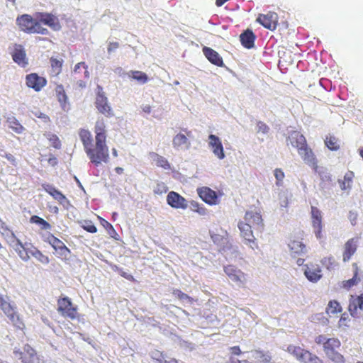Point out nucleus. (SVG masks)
I'll return each instance as SVG.
<instances>
[{
  "instance_id": "obj_1",
  "label": "nucleus",
  "mask_w": 363,
  "mask_h": 363,
  "mask_svg": "<svg viewBox=\"0 0 363 363\" xmlns=\"http://www.w3.org/2000/svg\"><path fill=\"white\" fill-rule=\"evenodd\" d=\"M94 131V140L91 133L87 129H80L79 136L90 162L97 167L102 162L107 163L109 160V150L106 144V125L104 119L96 121Z\"/></svg>"
},
{
  "instance_id": "obj_64",
  "label": "nucleus",
  "mask_w": 363,
  "mask_h": 363,
  "mask_svg": "<svg viewBox=\"0 0 363 363\" xmlns=\"http://www.w3.org/2000/svg\"><path fill=\"white\" fill-rule=\"evenodd\" d=\"M115 172L118 174H121L123 172V169L122 167H117L115 168Z\"/></svg>"
},
{
  "instance_id": "obj_51",
  "label": "nucleus",
  "mask_w": 363,
  "mask_h": 363,
  "mask_svg": "<svg viewBox=\"0 0 363 363\" xmlns=\"http://www.w3.org/2000/svg\"><path fill=\"white\" fill-rule=\"evenodd\" d=\"M168 191V187L164 182H158L155 186L153 192L155 194L162 195Z\"/></svg>"
},
{
  "instance_id": "obj_2",
  "label": "nucleus",
  "mask_w": 363,
  "mask_h": 363,
  "mask_svg": "<svg viewBox=\"0 0 363 363\" xmlns=\"http://www.w3.org/2000/svg\"><path fill=\"white\" fill-rule=\"evenodd\" d=\"M244 219V221H240L238 223L240 236L251 248L253 250L257 249L258 245L253 235L252 228L260 231L263 230L264 225L262 216L258 212L247 211Z\"/></svg>"
},
{
  "instance_id": "obj_58",
  "label": "nucleus",
  "mask_w": 363,
  "mask_h": 363,
  "mask_svg": "<svg viewBox=\"0 0 363 363\" xmlns=\"http://www.w3.org/2000/svg\"><path fill=\"white\" fill-rule=\"evenodd\" d=\"M358 218V213L356 211H350L348 214V219L350 220L351 224L354 226L357 225Z\"/></svg>"
},
{
  "instance_id": "obj_25",
  "label": "nucleus",
  "mask_w": 363,
  "mask_h": 363,
  "mask_svg": "<svg viewBox=\"0 0 363 363\" xmlns=\"http://www.w3.org/2000/svg\"><path fill=\"white\" fill-rule=\"evenodd\" d=\"M288 139L289 140L291 145L296 147L298 152L300 150H301V149L307 145L306 138L299 131L294 130L291 132Z\"/></svg>"
},
{
  "instance_id": "obj_22",
  "label": "nucleus",
  "mask_w": 363,
  "mask_h": 363,
  "mask_svg": "<svg viewBox=\"0 0 363 363\" xmlns=\"http://www.w3.org/2000/svg\"><path fill=\"white\" fill-rule=\"evenodd\" d=\"M13 247L21 259L28 261L30 259V251H33L34 246L30 243L23 244L19 239H16Z\"/></svg>"
},
{
  "instance_id": "obj_5",
  "label": "nucleus",
  "mask_w": 363,
  "mask_h": 363,
  "mask_svg": "<svg viewBox=\"0 0 363 363\" xmlns=\"http://www.w3.org/2000/svg\"><path fill=\"white\" fill-rule=\"evenodd\" d=\"M57 311L64 318L70 320L80 319V314L78 312V307L73 304L71 299L67 296L60 298L57 300Z\"/></svg>"
},
{
  "instance_id": "obj_14",
  "label": "nucleus",
  "mask_w": 363,
  "mask_h": 363,
  "mask_svg": "<svg viewBox=\"0 0 363 363\" xmlns=\"http://www.w3.org/2000/svg\"><path fill=\"white\" fill-rule=\"evenodd\" d=\"M256 21L265 28L274 30L278 24V15L275 12L269 11L266 14H259Z\"/></svg>"
},
{
  "instance_id": "obj_15",
  "label": "nucleus",
  "mask_w": 363,
  "mask_h": 363,
  "mask_svg": "<svg viewBox=\"0 0 363 363\" xmlns=\"http://www.w3.org/2000/svg\"><path fill=\"white\" fill-rule=\"evenodd\" d=\"M12 60L21 67H26L28 65V59L23 46L21 44H15L11 53Z\"/></svg>"
},
{
  "instance_id": "obj_19",
  "label": "nucleus",
  "mask_w": 363,
  "mask_h": 363,
  "mask_svg": "<svg viewBox=\"0 0 363 363\" xmlns=\"http://www.w3.org/2000/svg\"><path fill=\"white\" fill-rule=\"evenodd\" d=\"M167 203L176 209H186L188 207L187 201L184 197L175 191H170L167 196Z\"/></svg>"
},
{
  "instance_id": "obj_60",
  "label": "nucleus",
  "mask_w": 363,
  "mask_h": 363,
  "mask_svg": "<svg viewBox=\"0 0 363 363\" xmlns=\"http://www.w3.org/2000/svg\"><path fill=\"white\" fill-rule=\"evenodd\" d=\"M4 157L6 158L13 165L16 166L17 164L16 160L13 155L10 153H6Z\"/></svg>"
},
{
  "instance_id": "obj_28",
  "label": "nucleus",
  "mask_w": 363,
  "mask_h": 363,
  "mask_svg": "<svg viewBox=\"0 0 363 363\" xmlns=\"http://www.w3.org/2000/svg\"><path fill=\"white\" fill-rule=\"evenodd\" d=\"M43 189L48 193L52 198L57 200L60 203L64 204L65 202H67V199L65 196L57 189L52 185L48 184H43Z\"/></svg>"
},
{
  "instance_id": "obj_44",
  "label": "nucleus",
  "mask_w": 363,
  "mask_h": 363,
  "mask_svg": "<svg viewBox=\"0 0 363 363\" xmlns=\"http://www.w3.org/2000/svg\"><path fill=\"white\" fill-rule=\"evenodd\" d=\"M190 208L192 211L196 212L201 216H205L207 213V209L205 206L196 201H191L190 202Z\"/></svg>"
},
{
  "instance_id": "obj_18",
  "label": "nucleus",
  "mask_w": 363,
  "mask_h": 363,
  "mask_svg": "<svg viewBox=\"0 0 363 363\" xmlns=\"http://www.w3.org/2000/svg\"><path fill=\"white\" fill-rule=\"evenodd\" d=\"M350 315L354 318H359L363 312V294L351 296L348 307Z\"/></svg>"
},
{
  "instance_id": "obj_53",
  "label": "nucleus",
  "mask_w": 363,
  "mask_h": 363,
  "mask_svg": "<svg viewBox=\"0 0 363 363\" xmlns=\"http://www.w3.org/2000/svg\"><path fill=\"white\" fill-rule=\"evenodd\" d=\"M81 67H82L84 69V77L88 79L89 77V72L88 71L87 65L84 62H79L75 65L73 73L74 74L77 73L79 71V69Z\"/></svg>"
},
{
  "instance_id": "obj_16",
  "label": "nucleus",
  "mask_w": 363,
  "mask_h": 363,
  "mask_svg": "<svg viewBox=\"0 0 363 363\" xmlns=\"http://www.w3.org/2000/svg\"><path fill=\"white\" fill-rule=\"evenodd\" d=\"M95 105L97 110L106 117L111 118L114 116L113 111L108 103V99L104 93L99 92L97 94Z\"/></svg>"
},
{
  "instance_id": "obj_38",
  "label": "nucleus",
  "mask_w": 363,
  "mask_h": 363,
  "mask_svg": "<svg viewBox=\"0 0 363 363\" xmlns=\"http://www.w3.org/2000/svg\"><path fill=\"white\" fill-rule=\"evenodd\" d=\"M7 123H9V128L16 133H21L24 130L23 126L14 116L9 117L7 118Z\"/></svg>"
},
{
  "instance_id": "obj_40",
  "label": "nucleus",
  "mask_w": 363,
  "mask_h": 363,
  "mask_svg": "<svg viewBox=\"0 0 363 363\" xmlns=\"http://www.w3.org/2000/svg\"><path fill=\"white\" fill-rule=\"evenodd\" d=\"M325 144L328 149L333 151H336L340 148L338 139L333 135H330L326 136L325 139Z\"/></svg>"
},
{
  "instance_id": "obj_8",
  "label": "nucleus",
  "mask_w": 363,
  "mask_h": 363,
  "mask_svg": "<svg viewBox=\"0 0 363 363\" xmlns=\"http://www.w3.org/2000/svg\"><path fill=\"white\" fill-rule=\"evenodd\" d=\"M224 272L230 280L239 286H244L247 282V275L234 265L229 264L224 267Z\"/></svg>"
},
{
  "instance_id": "obj_63",
  "label": "nucleus",
  "mask_w": 363,
  "mask_h": 363,
  "mask_svg": "<svg viewBox=\"0 0 363 363\" xmlns=\"http://www.w3.org/2000/svg\"><path fill=\"white\" fill-rule=\"evenodd\" d=\"M48 162L52 165H55L57 164V160L55 157H52L48 160Z\"/></svg>"
},
{
  "instance_id": "obj_43",
  "label": "nucleus",
  "mask_w": 363,
  "mask_h": 363,
  "mask_svg": "<svg viewBox=\"0 0 363 363\" xmlns=\"http://www.w3.org/2000/svg\"><path fill=\"white\" fill-rule=\"evenodd\" d=\"M326 311L328 314H336L342 311V307L339 302L335 300L330 301Z\"/></svg>"
},
{
  "instance_id": "obj_27",
  "label": "nucleus",
  "mask_w": 363,
  "mask_h": 363,
  "mask_svg": "<svg viewBox=\"0 0 363 363\" xmlns=\"http://www.w3.org/2000/svg\"><path fill=\"white\" fill-rule=\"evenodd\" d=\"M316 172L318 173L320 179L319 183L320 189L324 192L330 189L333 186L332 176L324 169H318Z\"/></svg>"
},
{
  "instance_id": "obj_21",
  "label": "nucleus",
  "mask_w": 363,
  "mask_h": 363,
  "mask_svg": "<svg viewBox=\"0 0 363 363\" xmlns=\"http://www.w3.org/2000/svg\"><path fill=\"white\" fill-rule=\"evenodd\" d=\"M208 145L218 159L223 160L225 158L223 147L220 139L218 136L213 134L209 135Z\"/></svg>"
},
{
  "instance_id": "obj_4",
  "label": "nucleus",
  "mask_w": 363,
  "mask_h": 363,
  "mask_svg": "<svg viewBox=\"0 0 363 363\" xmlns=\"http://www.w3.org/2000/svg\"><path fill=\"white\" fill-rule=\"evenodd\" d=\"M16 25L20 30L28 34H41L48 35L49 31L47 28L43 27L38 20L33 18L29 14H22L18 16L16 20Z\"/></svg>"
},
{
  "instance_id": "obj_56",
  "label": "nucleus",
  "mask_w": 363,
  "mask_h": 363,
  "mask_svg": "<svg viewBox=\"0 0 363 363\" xmlns=\"http://www.w3.org/2000/svg\"><path fill=\"white\" fill-rule=\"evenodd\" d=\"M350 321V318L349 315L347 313H343L339 320L338 325L339 327H348Z\"/></svg>"
},
{
  "instance_id": "obj_35",
  "label": "nucleus",
  "mask_w": 363,
  "mask_h": 363,
  "mask_svg": "<svg viewBox=\"0 0 363 363\" xmlns=\"http://www.w3.org/2000/svg\"><path fill=\"white\" fill-rule=\"evenodd\" d=\"M252 357L255 363H269L272 359L269 354L259 350L255 351Z\"/></svg>"
},
{
  "instance_id": "obj_50",
  "label": "nucleus",
  "mask_w": 363,
  "mask_h": 363,
  "mask_svg": "<svg viewBox=\"0 0 363 363\" xmlns=\"http://www.w3.org/2000/svg\"><path fill=\"white\" fill-rule=\"evenodd\" d=\"M274 174L276 178V185L280 186L283 184V180L285 177L284 172L280 168H276L274 171Z\"/></svg>"
},
{
  "instance_id": "obj_62",
  "label": "nucleus",
  "mask_w": 363,
  "mask_h": 363,
  "mask_svg": "<svg viewBox=\"0 0 363 363\" xmlns=\"http://www.w3.org/2000/svg\"><path fill=\"white\" fill-rule=\"evenodd\" d=\"M142 110L145 113H150L151 112V111H152V107H151L150 105H148V104L143 105L142 106Z\"/></svg>"
},
{
  "instance_id": "obj_46",
  "label": "nucleus",
  "mask_w": 363,
  "mask_h": 363,
  "mask_svg": "<svg viewBox=\"0 0 363 363\" xmlns=\"http://www.w3.org/2000/svg\"><path fill=\"white\" fill-rule=\"evenodd\" d=\"M321 264L329 270L334 269L337 264L335 257L333 256L324 257L321 260Z\"/></svg>"
},
{
  "instance_id": "obj_57",
  "label": "nucleus",
  "mask_w": 363,
  "mask_h": 363,
  "mask_svg": "<svg viewBox=\"0 0 363 363\" xmlns=\"http://www.w3.org/2000/svg\"><path fill=\"white\" fill-rule=\"evenodd\" d=\"M257 131L263 134H266L269 132V128L268 125L262 121H259L257 123Z\"/></svg>"
},
{
  "instance_id": "obj_61",
  "label": "nucleus",
  "mask_w": 363,
  "mask_h": 363,
  "mask_svg": "<svg viewBox=\"0 0 363 363\" xmlns=\"http://www.w3.org/2000/svg\"><path fill=\"white\" fill-rule=\"evenodd\" d=\"M230 351L231 353L235 355H240L241 354V350L239 346L231 347Z\"/></svg>"
},
{
  "instance_id": "obj_59",
  "label": "nucleus",
  "mask_w": 363,
  "mask_h": 363,
  "mask_svg": "<svg viewBox=\"0 0 363 363\" xmlns=\"http://www.w3.org/2000/svg\"><path fill=\"white\" fill-rule=\"evenodd\" d=\"M119 48V43L118 42H111L108 45V52L111 53Z\"/></svg>"
},
{
  "instance_id": "obj_26",
  "label": "nucleus",
  "mask_w": 363,
  "mask_h": 363,
  "mask_svg": "<svg viewBox=\"0 0 363 363\" xmlns=\"http://www.w3.org/2000/svg\"><path fill=\"white\" fill-rule=\"evenodd\" d=\"M203 53L208 60L212 64L218 66H223V60L218 52L208 47H203L202 49Z\"/></svg>"
},
{
  "instance_id": "obj_6",
  "label": "nucleus",
  "mask_w": 363,
  "mask_h": 363,
  "mask_svg": "<svg viewBox=\"0 0 363 363\" xmlns=\"http://www.w3.org/2000/svg\"><path fill=\"white\" fill-rule=\"evenodd\" d=\"M13 354L22 363H40V359L36 350L29 344H25L22 349L15 348Z\"/></svg>"
},
{
  "instance_id": "obj_49",
  "label": "nucleus",
  "mask_w": 363,
  "mask_h": 363,
  "mask_svg": "<svg viewBox=\"0 0 363 363\" xmlns=\"http://www.w3.org/2000/svg\"><path fill=\"white\" fill-rule=\"evenodd\" d=\"M172 294L181 301H187L190 303H192L194 302L193 298L189 296L188 294L182 292L179 289H174Z\"/></svg>"
},
{
  "instance_id": "obj_52",
  "label": "nucleus",
  "mask_w": 363,
  "mask_h": 363,
  "mask_svg": "<svg viewBox=\"0 0 363 363\" xmlns=\"http://www.w3.org/2000/svg\"><path fill=\"white\" fill-rule=\"evenodd\" d=\"M307 363H323V360L316 354L308 351V354L306 356V362Z\"/></svg>"
},
{
  "instance_id": "obj_48",
  "label": "nucleus",
  "mask_w": 363,
  "mask_h": 363,
  "mask_svg": "<svg viewBox=\"0 0 363 363\" xmlns=\"http://www.w3.org/2000/svg\"><path fill=\"white\" fill-rule=\"evenodd\" d=\"M100 223L103 225V227L107 230L108 233L111 237L115 238V235H117V233L113 228V225L108 222L106 220L99 217Z\"/></svg>"
},
{
  "instance_id": "obj_7",
  "label": "nucleus",
  "mask_w": 363,
  "mask_h": 363,
  "mask_svg": "<svg viewBox=\"0 0 363 363\" xmlns=\"http://www.w3.org/2000/svg\"><path fill=\"white\" fill-rule=\"evenodd\" d=\"M36 18L42 23L49 26L53 30H59L61 28V25L57 16L52 13L47 12H39L35 13Z\"/></svg>"
},
{
  "instance_id": "obj_17",
  "label": "nucleus",
  "mask_w": 363,
  "mask_h": 363,
  "mask_svg": "<svg viewBox=\"0 0 363 363\" xmlns=\"http://www.w3.org/2000/svg\"><path fill=\"white\" fill-rule=\"evenodd\" d=\"M47 242L54 248L60 257L66 258L70 253V250L59 238L50 234Z\"/></svg>"
},
{
  "instance_id": "obj_20",
  "label": "nucleus",
  "mask_w": 363,
  "mask_h": 363,
  "mask_svg": "<svg viewBox=\"0 0 363 363\" xmlns=\"http://www.w3.org/2000/svg\"><path fill=\"white\" fill-rule=\"evenodd\" d=\"M298 153L306 164L311 166L315 172L318 171V160L312 149L308 145H305Z\"/></svg>"
},
{
  "instance_id": "obj_23",
  "label": "nucleus",
  "mask_w": 363,
  "mask_h": 363,
  "mask_svg": "<svg viewBox=\"0 0 363 363\" xmlns=\"http://www.w3.org/2000/svg\"><path fill=\"white\" fill-rule=\"evenodd\" d=\"M304 274L311 282H317L322 277L321 269L318 264H306Z\"/></svg>"
},
{
  "instance_id": "obj_30",
  "label": "nucleus",
  "mask_w": 363,
  "mask_h": 363,
  "mask_svg": "<svg viewBox=\"0 0 363 363\" xmlns=\"http://www.w3.org/2000/svg\"><path fill=\"white\" fill-rule=\"evenodd\" d=\"M352 268L354 269V275L352 278L342 282L341 286L347 290L357 285L361 279V278L359 277V267L357 264L353 263Z\"/></svg>"
},
{
  "instance_id": "obj_10",
  "label": "nucleus",
  "mask_w": 363,
  "mask_h": 363,
  "mask_svg": "<svg viewBox=\"0 0 363 363\" xmlns=\"http://www.w3.org/2000/svg\"><path fill=\"white\" fill-rule=\"evenodd\" d=\"M199 196L206 203L213 206L219 203L218 195L217 192L207 186L199 187L196 189Z\"/></svg>"
},
{
  "instance_id": "obj_42",
  "label": "nucleus",
  "mask_w": 363,
  "mask_h": 363,
  "mask_svg": "<svg viewBox=\"0 0 363 363\" xmlns=\"http://www.w3.org/2000/svg\"><path fill=\"white\" fill-rule=\"evenodd\" d=\"M11 323L19 330H23L25 328V324L21 319L17 312H14L11 315L8 317Z\"/></svg>"
},
{
  "instance_id": "obj_9",
  "label": "nucleus",
  "mask_w": 363,
  "mask_h": 363,
  "mask_svg": "<svg viewBox=\"0 0 363 363\" xmlns=\"http://www.w3.org/2000/svg\"><path fill=\"white\" fill-rule=\"evenodd\" d=\"M303 233H302L301 237L294 236L288 243L290 253L293 257L302 255L307 252L306 245L303 242Z\"/></svg>"
},
{
  "instance_id": "obj_11",
  "label": "nucleus",
  "mask_w": 363,
  "mask_h": 363,
  "mask_svg": "<svg viewBox=\"0 0 363 363\" xmlns=\"http://www.w3.org/2000/svg\"><path fill=\"white\" fill-rule=\"evenodd\" d=\"M311 223L317 239L323 238V223L321 211L315 206H311Z\"/></svg>"
},
{
  "instance_id": "obj_24",
  "label": "nucleus",
  "mask_w": 363,
  "mask_h": 363,
  "mask_svg": "<svg viewBox=\"0 0 363 363\" xmlns=\"http://www.w3.org/2000/svg\"><path fill=\"white\" fill-rule=\"evenodd\" d=\"M357 249V238H352L349 239L344 245L342 254V260L345 262H348L352 256L356 252Z\"/></svg>"
},
{
  "instance_id": "obj_45",
  "label": "nucleus",
  "mask_w": 363,
  "mask_h": 363,
  "mask_svg": "<svg viewBox=\"0 0 363 363\" xmlns=\"http://www.w3.org/2000/svg\"><path fill=\"white\" fill-rule=\"evenodd\" d=\"M30 255L37 259L41 263L46 264L49 263V258L48 256L43 255L38 248L33 247V251H30Z\"/></svg>"
},
{
  "instance_id": "obj_32",
  "label": "nucleus",
  "mask_w": 363,
  "mask_h": 363,
  "mask_svg": "<svg viewBox=\"0 0 363 363\" xmlns=\"http://www.w3.org/2000/svg\"><path fill=\"white\" fill-rule=\"evenodd\" d=\"M149 155L157 167L167 170L170 169V164L164 157L161 156L155 152H150Z\"/></svg>"
},
{
  "instance_id": "obj_34",
  "label": "nucleus",
  "mask_w": 363,
  "mask_h": 363,
  "mask_svg": "<svg viewBox=\"0 0 363 363\" xmlns=\"http://www.w3.org/2000/svg\"><path fill=\"white\" fill-rule=\"evenodd\" d=\"M55 91L57 100L60 103L62 108L65 110L67 107V96L63 86L62 84L57 85Z\"/></svg>"
},
{
  "instance_id": "obj_13",
  "label": "nucleus",
  "mask_w": 363,
  "mask_h": 363,
  "mask_svg": "<svg viewBox=\"0 0 363 363\" xmlns=\"http://www.w3.org/2000/svg\"><path fill=\"white\" fill-rule=\"evenodd\" d=\"M26 84L28 88L38 92L47 84V79L37 73H30L26 76Z\"/></svg>"
},
{
  "instance_id": "obj_39",
  "label": "nucleus",
  "mask_w": 363,
  "mask_h": 363,
  "mask_svg": "<svg viewBox=\"0 0 363 363\" xmlns=\"http://www.w3.org/2000/svg\"><path fill=\"white\" fill-rule=\"evenodd\" d=\"M129 77L136 80L140 84H145L148 81L147 75L142 71H130Z\"/></svg>"
},
{
  "instance_id": "obj_12",
  "label": "nucleus",
  "mask_w": 363,
  "mask_h": 363,
  "mask_svg": "<svg viewBox=\"0 0 363 363\" xmlns=\"http://www.w3.org/2000/svg\"><path fill=\"white\" fill-rule=\"evenodd\" d=\"M186 134L179 133L174 135L172 140V145L174 149H186L188 150L191 147V142L189 138L192 137V132L187 129H184Z\"/></svg>"
},
{
  "instance_id": "obj_36",
  "label": "nucleus",
  "mask_w": 363,
  "mask_h": 363,
  "mask_svg": "<svg viewBox=\"0 0 363 363\" xmlns=\"http://www.w3.org/2000/svg\"><path fill=\"white\" fill-rule=\"evenodd\" d=\"M0 308L7 317L16 312L15 308L3 296H0Z\"/></svg>"
},
{
  "instance_id": "obj_29",
  "label": "nucleus",
  "mask_w": 363,
  "mask_h": 363,
  "mask_svg": "<svg viewBox=\"0 0 363 363\" xmlns=\"http://www.w3.org/2000/svg\"><path fill=\"white\" fill-rule=\"evenodd\" d=\"M256 36L251 30H246L240 35L241 44L247 49H250L255 45Z\"/></svg>"
},
{
  "instance_id": "obj_41",
  "label": "nucleus",
  "mask_w": 363,
  "mask_h": 363,
  "mask_svg": "<svg viewBox=\"0 0 363 363\" xmlns=\"http://www.w3.org/2000/svg\"><path fill=\"white\" fill-rule=\"evenodd\" d=\"M30 222L40 225L42 230H49L51 228V225L38 216H32L30 218Z\"/></svg>"
},
{
  "instance_id": "obj_33",
  "label": "nucleus",
  "mask_w": 363,
  "mask_h": 363,
  "mask_svg": "<svg viewBox=\"0 0 363 363\" xmlns=\"http://www.w3.org/2000/svg\"><path fill=\"white\" fill-rule=\"evenodd\" d=\"M354 174L352 171L345 173L343 180H339L340 186L342 190L350 189L352 187V183Z\"/></svg>"
},
{
  "instance_id": "obj_31",
  "label": "nucleus",
  "mask_w": 363,
  "mask_h": 363,
  "mask_svg": "<svg viewBox=\"0 0 363 363\" xmlns=\"http://www.w3.org/2000/svg\"><path fill=\"white\" fill-rule=\"evenodd\" d=\"M287 351L294 356L297 360L305 362L306 356L308 354V350H304L299 346L289 345L287 347Z\"/></svg>"
},
{
  "instance_id": "obj_47",
  "label": "nucleus",
  "mask_w": 363,
  "mask_h": 363,
  "mask_svg": "<svg viewBox=\"0 0 363 363\" xmlns=\"http://www.w3.org/2000/svg\"><path fill=\"white\" fill-rule=\"evenodd\" d=\"M44 135L50 141V145L56 149H60L61 147V142L57 135L51 133H48L44 134Z\"/></svg>"
},
{
  "instance_id": "obj_37",
  "label": "nucleus",
  "mask_w": 363,
  "mask_h": 363,
  "mask_svg": "<svg viewBox=\"0 0 363 363\" xmlns=\"http://www.w3.org/2000/svg\"><path fill=\"white\" fill-rule=\"evenodd\" d=\"M50 62L51 65L52 72L55 75H58L62 72L63 60L57 59L56 57H52L50 59Z\"/></svg>"
},
{
  "instance_id": "obj_54",
  "label": "nucleus",
  "mask_w": 363,
  "mask_h": 363,
  "mask_svg": "<svg viewBox=\"0 0 363 363\" xmlns=\"http://www.w3.org/2000/svg\"><path fill=\"white\" fill-rule=\"evenodd\" d=\"M112 269L114 271L118 272L122 277H123V278H125V279H128V280H129L130 281H135V278L133 277V275H131L130 274H128L127 272H124L122 269H120L118 267L115 265L113 267H112Z\"/></svg>"
},
{
  "instance_id": "obj_55",
  "label": "nucleus",
  "mask_w": 363,
  "mask_h": 363,
  "mask_svg": "<svg viewBox=\"0 0 363 363\" xmlns=\"http://www.w3.org/2000/svg\"><path fill=\"white\" fill-rule=\"evenodd\" d=\"M82 228L84 230L91 233H94L97 231L96 227L89 220H85L84 223L82 225Z\"/></svg>"
},
{
  "instance_id": "obj_3",
  "label": "nucleus",
  "mask_w": 363,
  "mask_h": 363,
  "mask_svg": "<svg viewBox=\"0 0 363 363\" xmlns=\"http://www.w3.org/2000/svg\"><path fill=\"white\" fill-rule=\"evenodd\" d=\"M315 342L323 346V350L325 357L333 363H345L346 359L339 350L341 347V342L337 337H327L324 335L315 337Z\"/></svg>"
}]
</instances>
